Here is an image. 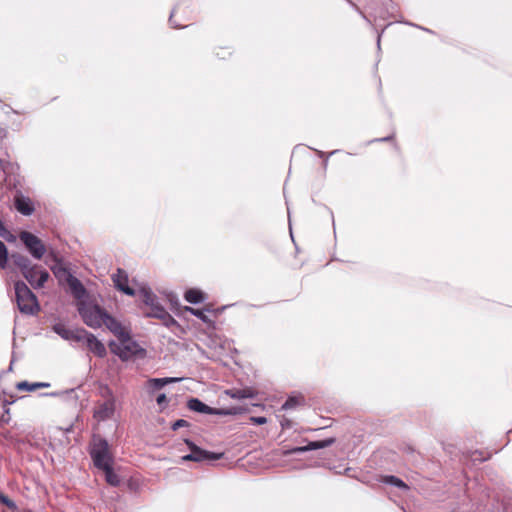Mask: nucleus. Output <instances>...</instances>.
<instances>
[{
    "mask_svg": "<svg viewBox=\"0 0 512 512\" xmlns=\"http://www.w3.org/2000/svg\"><path fill=\"white\" fill-rule=\"evenodd\" d=\"M138 295L146 309L143 315L147 318H156L161 320L162 324L167 328L178 327V322L168 313L165 307L160 303L158 296L148 287L142 286Z\"/></svg>",
    "mask_w": 512,
    "mask_h": 512,
    "instance_id": "1",
    "label": "nucleus"
},
{
    "mask_svg": "<svg viewBox=\"0 0 512 512\" xmlns=\"http://www.w3.org/2000/svg\"><path fill=\"white\" fill-rule=\"evenodd\" d=\"M95 468L102 469L114 464V456L108 441L101 436H93L88 449Z\"/></svg>",
    "mask_w": 512,
    "mask_h": 512,
    "instance_id": "2",
    "label": "nucleus"
},
{
    "mask_svg": "<svg viewBox=\"0 0 512 512\" xmlns=\"http://www.w3.org/2000/svg\"><path fill=\"white\" fill-rule=\"evenodd\" d=\"M14 290L17 306L21 313L34 315L40 310L36 295L24 281H16L14 283Z\"/></svg>",
    "mask_w": 512,
    "mask_h": 512,
    "instance_id": "3",
    "label": "nucleus"
},
{
    "mask_svg": "<svg viewBox=\"0 0 512 512\" xmlns=\"http://www.w3.org/2000/svg\"><path fill=\"white\" fill-rule=\"evenodd\" d=\"M77 311L83 322L93 329H98L103 325V319L107 312L97 303L87 301L77 303Z\"/></svg>",
    "mask_w": 512,
    "mask_h": 512,
    "instance_id": "4",
    "label": "nucleus"
},
{
    "mask_svg": "<svg viewBox=\"0 0 512 512\" xmlns=\"http://www.w3.org/2000/svg\"><path fill=\"white\" fill-rule=\"evenodd\" d=\"M187 408L196 413L217 416L240 415L248 411V409L243 406H233L230 408L210 407L196 397H191L188 399Z\"/></svg>",
    "mask_w": 512,
    "mask_h": 512,
    "instance_id": "5",
    "label": "nucleus"
},
{
    "mask_svg": "<svg viewBox=\"0 0 512 512\" xmlns=\"http://www.w3.org/2000/svg\"><path fill=\"white\" fill-rule=\"evenodd\" d=\"M111 351L117 355L122 361H128L132 357L144 356L146 351L136 341L132 340L131 337L125 341H120L118 345L115 341L109 342Z\"/></svg>",
    "mask_w": 512,
    "mask_h": 512,
    "instance_id": "6",
    "label": "nucleus"
},
{
    "mask_svg": "<svg viewBox=\"0 0 512 512\" xmlns=\"http://www.w3.org/2000/svg\"><path fill=\"white\" fill-rule=\"evenodd\" d=\"M19 239L34 259H42L46 253V246L39 237L30 231L23 230L19 233Z\"/></svg>",
    "mask_w": 512,
    "mask_h": 512,
    "instance_id": "7",
    "label": "nucleus"
},
{
    "mask_svg": "<svg viewBox=\"0 0 512 512\" xmlns=\"http://www.w3.org/2000/svg\"><path fill=\"white\" fill-rule=\"evenodd\" d=\"M336 442L335 437H329L323 440H316V441H308L306 445L304 446H296L288 449H284L282 452V455L289 456L294 454H301L308 451L318 450V449H324L327 447H330Z\"/></svg>",
    "mask_w": 512,
    "mask_h": 512,
    "instance_id": "8",
    "label": "nucleus"
},
{
    "mask_svg": "<svg viewBox=\"0 0 512 512\" xmlns=\"http://www.w3.org/2000/svg\"><path fill=\"white\" fill-rule=\"evenodd\" d=\"M184 443L187 445L190 451L193 453V462H210L220 460L223 457L222 452H212L205 450L196 445L191 439H184Z\"/></svg>",
    "mask_w": 512,
    "mask_h": 512,
    "instance_id": "9",
    "label": "nucleus"
},
{
    "mask_svg": "<svg viewBox=\"0 0 512 512\" xmlns=\"http://www.w3.org/2000/svg\"><path fill=\"white\" fill-rule=\"evenodd\" d=\"M106 394L107 399L103 403H100L94 410L93 417L99 422L111 419L115 413L116 401L112 391L107 388Z\"/></svg>",
    "mask_w": 512,
    "mask_h": 512,
    "instance_id": "10",
    "label": "nucleus"
},
{
    "mask_svg": "<svg viewBox=\"0 0 512 512\" xmlns=\"http://www.w3.org/2000/svg\"><path fill=\"white\" fill-rule=\"evenodd\" d=\"M10 259L13 262V264L20 269L22 276L28 282H31V273L35 271V269L37 268V264H32L31 260L27 256L18 252L11 253Z\"/></svg>",
    "mask_w": 512,
    "mask_h": 512,
    "instance_id": "11",
    "label": "nucleus"
},
{
    "mask_svg": "<svg viewBox=\"0 0 512 512\" xmlns=\"http://www.w3.org/2000/svg\"><path fill=\"white\" fill-rule=\"evenodd\" d=\"M13 205L17 212L23 216H31L35 212L32 199L25 196L21 190H16L13 195Z\"/></svg>",
    "mask_w": 512,
    "mask_h": 512,
    "instance_id": "12",
    "label": "nucleus"
},
{
    "mask_svg": "<svg viewBox=\"0 0 512 512\" xmlns=\"http://www.w3.org/2000/svg\"><path fill=\"white\" fill-rule=\"evenodd\" d=\"M81 338V342H84L89 351L95 354L97 357L104 358L107 355L105 345L99 339H97L93 333L87 331L86 329H82Z\"/></svg>",
    "mask_w": 512,
    "mask_h": 512,
    "instance_id": "13",
    "label": "nucleus"
},
{
    "mask_svg": "<svg viewBox=\"0 0 512 512\" xmlns=\"http://www.w3.org/2000/svg\"><path fill=\"white\" fill-rule=\"evenodd\" d=\"M66 283L72 296L78 301V303L86 301V298L88 297V291L84 284L77 277H75L73 274H68Z\"/></svg>",
    "mask_w": 512,
    "mask_h": 512,
    "instance_id": "14",
    "label": "nucleus"
},
{
    "mask_svg": "<svg viewBox=\"0 0 512 512\" xmlns=\"http://www.w3.org/2000/svg\"><path fill=\"white\" fill-rule=\"evenodd\" d=\"M103 325L113 333L119 341H125L129 338V333L124 330L120 321H118L115 317L106 312V315L103 319Z\"/></svg>",
    "mask_w": 512,
    "mask_h": 512,
    "instance_id": "15",
    "label": "nucleus"
},
{
    "mask_svg": "<svg viewBox=\"0 0 512 512\" xmlns=\"http://www.w3.org/2000/svg\"><path fill=\"white\" fill-rule=\"evenodd\" d=\"M112 281L117 290L128 296H135L136 292L128 285V275L125 270L118 268L117 272L112 275Z\"/></svg>",
    "mask_w": 512,
    "mask_h": 512,
    "instance_id": "16",
    "label": "nucleus"
},
{
    "mask_svg": "<svg viewBox=\"0 0 512 512\" xmlns=\"http://www.w3.org/2000/svg\"><path fill=\"white\" fill-rule=\"evenodd\" d=\"M82 329L83 328L71 330V329L66 328L61 323H56L52 326L53 332L56 333L57 335H59L62 339L72 340V341H76V342L82 341V338H81Z\"/></svg>",
    "mask_w": 512,
    "mask_h": 512,
    "instance_id": "17",
    "label": "nucleus"
},
{
    "mask_svg": "<svg viewBox=\"0 0 512 512\" xmlns=\"http://www.w3.org/2000/svg\"><path fill=\"white\" fill-rule=\"evenodd\" d=\"M182 378L178 377H164V378H150L146 382L147 390L150 394L161 390L168 384L176 383L181 381Z\"/></svg>",
    "mask_w": 512,
    "mask_h": 512,
    "instance_id": "18",
    "label": "nucleus"
},
{
    "mask_svg": "<svg viewBox=\"0 0 512 512\" xmlns=\"http://www.w3.org/2000/svg\"><path fill=\"white\" fill-rule=\"evenodd\" d=\"M32 278L31 282H28L34 289H40L44 287L45 283L48 281L50 275L46 269L37 264V268L34 272L31 273Z\"/></svg>",
    "mask_w": 512,
    "mask_h": 512,
    "instance_id": "19",
    "label": "nucleus"
},
{
    "mask_svg": "<svg viewBox=\"0 0 512 512\" xmlns=\"http://www.w3.org/2000/svg\"><path fill=\"white\" fill-rule=\"evenodd\" d=\"M228 396L233 399L241 400V399H254L257 395L256 391L253 388L245 387V388H232L228 389L225 392Z\"/></svg>",
    "mask_w": 512,
    "mask_h": 512,
    "instance_id": "20",
    "label": "nucleus"
},
{
    "mask_svg": "<svg viewBox=\"0 0 512 512\" xmlns=\"http://www.w3.org/2000/svg\"><path fill=\"white\" fill-rule=\"evenodd\" d=\"M184 299L191 304H200L205 301L206 295L203 291L197 288H190L185 291Z\"/></svg>",
    "mask_w": 512,
    "mask_h": 512,
    "instance_id": "21",
    "label": "nucleus"
},
{
    "mask_svg": "<svg viewBox=\"0 0 512 512\" xmlns=\"http://www.w3.org/2000/svg\"><path fill=\"white\" fill-rule=\"evenodd\" d=\"M50 383L48 382H33L30 383L28 381H21L16 384V388L20 391H28L32 392L39 388H48L50 387Z\"/></svg>",
    "mask_w": 512,
    "mask_h": 512,
    "instance_id": "22",
    "label": "nucleus"
},
{
    "mask_svg": "<svg viewBox=\"0 0 512 512\" xmlns=\"http://www.w3.org/2000/svg\"><path fill=\"white\" fill-rule=\"evenodd\" d=\"M104 472L106 482L113 486L118 487L121 483L119 475L114 471L113 465L100 469Z\"/></svg>",
    "mask_w": 512,
    "mask_h": 512,
    "instance_id": "23",
    "label": "nucleus"
},
{
    "mask_svg": "<svg viewBox=\"0 0 512 512\" xmlns=\"http://www.w3.org/2000/svg\"><path fill=\"white\" fill-rule=\"evenodd\" d=\"M382 482L387 484V485L397 487V488H399L401 490H408L409 489V486L402 479H400L399 477L394 476V475H385V476H383L382 477Z\"/></svg>",
    "mask_w": 512,
    "mask_h": 512,
    "instance_id": "24",
    "label": "nucleus"
},
{
    "mask_svg": "<svg viewBox=\"0 0 512 512\" xmlns=\"http://www.w3.org/2000/svg\"><path fill=\"white\" fill-rule=\"evenodd\" d=\"M186 311L200 319L204 323H211V319L207 315L208 310L206 309H196L192 307H186Z\"/></svg>",
    "mask_w": 512,
    "mask_h": 512,
    "instance_id": "25",
    "label": "nucleus"
},
{
    "mask_svg": "<svg viewBox=\"0 0 512 512\" xmlns=\"http://www.w3.org/2000/svg\"><path fill=\"white\" fill-rule=\"evenodd\" d=\"M10 258L8 249L3 241L0 240V269H5Z\"/></svg>",
    "mask_w": 512,
    "mask_h": 512,
    "instance_id": "26",
    "label": "nucleus"
},
{
    "mask_svg": "<svg viewBox=\"0 0 512 512\" xmlns=\"http://www.w3.org/2000/svg\"><path fill=\"white\" fill-rule=\"evenodd\" d=\"M303 398L298 396H289L286 401L282 404L283 410H288L297 407L301 404Z\"/></svg>",
    "mask_w": 512,
    "mask_h": 512,
    "instance_id": "27",
    "label": "nucleus"
},
{
    "mask_svg": "<svg viewBox=\"0 0 512 512\" xmlns=\"http://www.w3.org/2000/svg\"><path fill=\"white\" fill-rule=\"evenodd\" d=\"M0 503L5 505L6 507H8L11 510H15L17 508L16 503L3 493H0Z\"/></svg>",
    "mask_w": 512,
    "mask_h": 512,
    "instance_id": "28",
    "label": "nucleus"
},
{
    "mask_svg": "<svg viewBox=\"0 0 512 512\" xmlns=\"http://www.w3.org/2000/svg\"><path fill=\"white\" fill-rule=\"evenodd\" d=\"M53 273L54 275L61 279L62 276L66 278H68V274H72L67 268L63 267V266H59V267H54L53 269Z\"/></svg>",
    "mask_w": 512,
    "mask_h": 512,
    "instance_id": "29",
    "label": "nucleus"
},
{
    "mask_svg": "<svg viewBox=\"0 0 512 512\" xmlns=\"http://www.w3.org/2000/svg\"><path fill=\"white\" fill-rule=\"evenodd\" d=\"M190 426V423L184 419H178L176 421H174L171 425V429L173 431H176L180 428H183V427H189Z\"/></svg>",
    "mask_w": 512,
    "mask_h": 512,
    "instance_id": "30",
    "label": "nucleus"
},
{
    "mask_svg": "<svg viewBox=\"0 0 512 512\" xmlns=\"http://www.w3.org/2000/svg\"><path fill=\"white\" fill-rule=\"evenodd\" d=\"M250 422L255 425H264L267 423V418L264 416H252Z\"/></svg>",
    "mask_w": 512,
    "mask_h": 512,
    "instance_id": "31",
    "label": "nucleus"
},
{
    "mask_svg": "<svg viewBox=\"0 0 512 512\" xmlns=\"http://www.w3.org/2000/svg\"><path fill=\"white\" fill-rule=\"evenodd\" d=\"M10 421V409L9 408H6L4 409L3 408V414L0 418V423L1 424H8Z\"/></svg>",
    "mask_w": 512,
    "mask_h": 512,
    "instance_id": "32",
    "label": "nucleus"
},
{
    "mask_svg": "<svg viewBox=\"0 0 512 512\" xmlns=\"http://www.w3.org/2000/svg\"><path fill=\"white\" fill-rule=\"evenodd\" d=\"M156 403L159 406H166L168 404V398L165 393H161L156 397Z\"/></svg>",
    "mask_w": 512,
    "mask_h": 512,
    "instance_id": "33",
    "label": "nucleus"
},
{
    "mask_svg": "<svg viewBox=\"0 0 512 512\" xmlns=\"http://www.w3.org/2000/svg\"><path fill=\"white\" fill-rule=\"evenodd\" d=\"M7 137V130L0 126V151L4 148V140Z\"/></svg>",
    "mask_w": 512,
    "mask_h": 512,
    "instance_id": "34",
    "label": "nucleus"
},
{
    "mask_svg": "<svg viewBox=\"0 0 512 512\" xmlns=\"http://www.w3.org/2000/svg\"><path fill=\"white\" fill-rule=\"evenodd\" d=\"M74 390L71 389L69 392H73ZM65 393H68V391H65ZM64 394V392H48V393H41V396H47V397H59L60 395Z\"/></svg>",
    "mask_w": 512,
    "mask_h": 512,
    "instance_id": "35",
    "label": "nucleus"
},
{
    "mask_svg": "<svg viewBox=\"0 0 512 512\" xmlns=\"http://www.w3.org/2000/svg\"><path fill=\"white\" fill-rule=\"evenodd\" d=\"M174 12H175V9L172 10L170 16H169V23L170 25L173 27V28H183V26L179 25V24H176L174 21H173V17H174Z\"/></svg>",
    "mask_w": 512,
    "mask_h": 512,
    "instance_id": "36",
    "label": "nucleus"
},
{
    "mask_svg": "<svg viewBox=\"0 0 512 512\" xmlns=\"http://www.w3.org/2000/svg\"><path fill=\"white\" fill-rule=\"evenodd\" d=\"M393 135H389V136H386V137H382V138H376L374 140H372L371 142H388L390 140L393 139Z\"/></svg>",
    "mask_w": 512,
    "mask_h": 512,
    "instance_id": "37",
    "label": "nucleus"
},
{
    "mask_svg": "<svg viewBox=\"0 0 512 512\" xmlns=\"http://www.w3.org/2000/svg\"><path fill=\"white\" fill-rule=\"evenodd\" d=\"M337 152H339V150H333L331 152H329L326 156V158H324V161H323V167L326 168L327 165H328V158L334 154H336Z\"/></svg>",
    "mask_w": 512,
    "mask_h": 512,
    "instance_id": "38",
    "label": "nucleus"
},
{
    "mask_svg": "<svg viewBox=\"0 0 512 512\" xmlns=\"http://www.w3.org/2000/svg\"><path fill=\"white\" fill-rule=\"evenodd\" d=\"M181 461L182 462H188V461H193V453L192 451H190V453L184 455L181 457Z\"/></svg>",
    "mask_w": 512,
    "mask_h": 512,
    "instance_id": "39",
    "label": "nucleus"
},
{
    "mask_svg": "<svg viewBox=\"0 0 512 512\" xmlns=\"http://www.w3.org/2000/svg\"><path fill=\"white\" fill-rule=\"evenodd\" d=\"M14 402H15V399H11V400L4 399L3 400V408L4 409L9 408V405L13 404Z\"/></svg>",
    "mask_w": 512,
    "mask_h": 512,
    "instance_id": "40",
    "label": "nucleus"
},
{
    "mask_svg": "<svg viewBox=\"0 0 512 512\" xmlns=\"http://www.w3.org/2000/svg\"><path fill=\"white\" fill-rule=\"evenodd\" d=\"M315 152H316V154H317L320 158H326V156H327V154H328V153H325V152H323V151H321V150H316V149H315Z\"/></svg>",
    "mask_w": 512,
    "mask_h": 512,
    "instance_id": "41",
    "label": "nucleus"
},
{
    "mask_svg": "<svg viewBox=\"0 0 512 512\" xmlns=\"http://www.w3.org/2000/svg\"><path fill=\"white\" fill-rule=\"evenodd\" d=\"M406 23L408 24V22H406ZM409 25L415 26V27L420 28V29H422V30H424L426 32L432 33V31L430 29H428V28H424V27H421V26H418V25H415V24H412V23H409Z\"/></svg>",
    "mask_w": 512,
    "mask_h": 512,
    "instance_id": "42",
    "label": "nucleus"
},
{
    "mask_svg": "<svg viewBox=\"0 0 512 512\" xmlns=\"http://www.w3.org/2000/svg\"><path fill=\"white\" fill-rule=\"evenodd\" d=\"M380 40H381V35L379 34L378 37H377V47H378V49H380Z\"/></svg>",
    "mask_w": 512,
    "mask_h": 512,
    "instance_id": "43",
    "label": "nucleus"
},
{
    "mask_svg": "<svg viewBox=\"0 0 512 512\" xmlns=\"http://www.w3.org/2000/svg\"><path fill=\"white\" fill-rule=\"evenodd\" d=\"M12 365H13V360H12V361H11V363H10L9 371H11V370H12Z\"/></svg>",
    "mask_w": 512,
    "mask_h": 512,
    "instance_id": "44",
    "label": "nucleus"
},
{
    "mask_svg": "<svg viewBox=\"0 0 512 512\" xmlns=\"http://www.w3.org/2000/svg\"><path fill=\"white\" fill-rule=\"evenodd\" d=\"M330 215H331V217H332V222L334 223V219H333V212H332V211H330Z\"/></svg>",
    "mask_w": 512,
    "mask_h": 512,
    "instance_id": "45",
    "label": "nucleus"
}]
</instances>
